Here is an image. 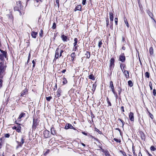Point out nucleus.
I'll use <instances>...</instances> for the list:
<instances>
[{
	"label": "nucleus",
	"mask_w": 156,
	"mask_h": 156,
	"mask_svg": "<svg viewBox=\"0 0 156 156\" xmlns=\"http://www.w3.org/2000/svg\"><path fill=\"white\" fill-rule=\"evenodd\" d=\"M64 51V50H63L62 49L60 51V54L59 55V57H61L62 56V54L63 52Z\"/></svg>",
	"instance_id": "46"
},
{
	"label": "nucleus",
	"mask_w": 156,
	"mask_h": 156,
	"mask_svg": "<svg viewBox=\"0 0 156 156\" xmlns=\"http://www.w3.org/2000/svg\"><path fill=\"white\" fill-rule=\"evenodd\" d=\"M122 127H123L124 125V124H125V122H124V121H122Z\"/></svg>",
	"instance_id": "61"
},
{
	"label": "nucleus",
	"mask_w": 156,
	"mask_h": 156,
	"mask_svg": "<svg viewBox=\"0 0 156 156\" xmlns=\"http://www.w3.org/2000/svg\"><path fill=\"white\" fill-rule=\"evenodd\" d=\"M63 83L64 84H66L67 83V81L66 79L64 78L63 79Z\"/></svg>",
	"instance_id": "38"
},
{
	"label": "nucleus",
	"mask_w": 156,
	"mask_h": 156,
	"mask_svg": "<svg viewBox=\"0 0 156 156\" xmlns=\"http://www.w3.org/2000/svg\"><path fill=\"white\" fill-rule=\"evenodd\" d=\"M124 72L125 74V76L126 77V78H128L129 77V72L127 70H125Z\"/></svg>",
	"instance_id": "23"
},
{
	"label": "nucleus",
	"mask_w": 156,
	"mask_h": 156,
	"mask_svg": "<svg viewBox=\"0 0 156 156\" xmlns=\"http://www.w3.org/2000/svg\"><path fill=\"white\" fill-rule=\"evenodd\" d=\"M21 127L20 126H18L17 127L16 129V131L20 133L21 131Z\"/></svg>",
	"instance_id": "32"
},
{
	"label": "nucleus",
	"mask_w": 156,
	"mask_h": 156,
	"mask_svg": "<svg viewBox=\"0 0 156 156\" xmlns=\"http://www.w3.org/2000/svg\"><path fill=\"white\" fill-rule=\"evenodd\" d=\"M84 57L87 58H89L90 57V52L88 51H87L86 53L85 54Z\"/></svg>",
	"instance_id": "18"
},
{
	"label": "nucleus",
	"mask_w": 156,
	"mask_h": 156,
	"mask_svg": "<svg viewBox=\"0 0 156 156\" xmlns=\"http://www.w3.org/2000/svg\"><path fill=\"white\" fill-rule=\"evenodd\" d=\"M36 59H35V60H34L32 61V63L33 64V67H32V68H33L32 69L33 70L34 69V68L35 67V64H36Z\"/></svg>",
	"instance_id": "25"
},
{
	"label": "nucleus",
	"mask_w": 156,
	"mask_h": 156,
	"mask_svg": "<svg viewBox=\"0 0 156 156\" xmlns=\"http://www.w3.org/2000/svg\"><path fill=\"white\" fill-rule=\"evenodd\" d=\"M0 51H1V53L0 54V59H1L2 61L5 58H7V52L5 51H4L1 49H0Z\"/></svg>",
	"instance_id": "4"
},
{
	"label": "nucleus",
	"mask_w": 156,
	"mask_h": 156,
	"mask_svg": "<svg viewBox=\"0 0 156 156\" xmlns=\"http://www.w3.org/2000/svg\"><path fill=\"white\" fill-rule=\"evenodd\" d=\"M18 5L19 6L20 5V8H19V7H17V6H16L14 8V10L15 11H18L19 12L20 14L21 15L22 14V13H21L20 10L23 9V6L21 5V2L20 1H18V2H17V6H18Z\"/></svg>",
	"instance_id": "3"
},
{
	"label": "nucleus",
	"mask_w": 156,
	"mask_h": 156,
	"mask_svg": "<svg viewBox=\"0 0 156 156\" xmlns=\"http://www.w3.org/2000/svg\"><path fill=\"white\" fill-rule=\"evenodd\" d=\"M2 80L0 79V88L2 87Z\"/></svg>",
	"instance_id": "49"
},
{
	"label": "nucleus",
	"mask_w": 156,
	"mask_h": 156,
	"mask_svg": "<svg viewBox=\"0 0 156 156\" xmlns=\"http://www.w3.org/2000/svg\"><path fill=\"white\" fill-rule=\"evenodd\" d=\"M121 109L122 110V111L123 112H124V107L123 106H122L121 107Z\"/></svg>",
	"instance_id": "57"
},
{
	"label": "nucleus",
	"mask_w": 156,
	"mask_h": 156,
	"mask_svg": "<svg viewBox=\"0 0 156 156\" xmlns=\"http://www.w3.org/2000/svg\"><path fill=\"white\" fill-rule=\"evenodd\" d=\"M122 154L124 156H127L126 155V153L125 152H122Z\"/></svg>",
	"instance_id": "55"
},
{
	"label": "nucleus",
	"mask_w": 156,
	"mask_h": 156,
	"mask_svg": "<svg viewBox=\"0 0 156 156\" xmlns=\"http://www.w3.org/2000/svg\"><path fill=\"white\" fill-rule=\"evenodd\" d=\"M81 6L80 5H78L75 8L74 10L75 11H81Z\"/></svg>",
	"instance_id": "13"
},
{
	"label": "nucleus",
	"mask_w": 156,
	"mask_h": 156,
	"mask_svg": "<svg viewBox=\"0 0 156 156\" xmlns=\"http://www.w3.org/2000/svg\"><path fill=\"white\" fill-rule=\"evenodd\" d=\"M120 67H121V69L122 70V67H123V66H124V65H123V64H120ZM122 71H123V70H122Z\"/></svg>",
	"instance_id": "60"
},
{
	"label": "nucleus",
	"mask_w": 156,
	"mask_h": 156,
	"mask_svg": "<svg viewBox=\"0 0 156 156\" xmlns=\"http://www.w3.org/2000/svg\"><path fill=\"white\" fill-rule=\"evenodd\" d=\"M78 45H75L74 46L73 51H77L78 50Z\"/></svg>",
	"instance_id": "26"
},
{
	"label": "nucleus",
	"mask_w": 156,
	"mask_h": 156,
	"mask_svg": "<svg viewBox=\"0 0 156 156\" xmlns=\"http://www.w3.org/2000/svg\"><path fill=\"white\" fill-rule=\"evenodd\" d=\"M44 134L45 137L47 138L49 137V132L48 130L44 131Z\"/></svg>",
	"instance_id": "12"
},
{
	"label": "nucleus",
	"mask_w": 156,
	"mask_h": 156,
	"mask_svg": "<svg viewBox=\"0 0 156 156\" xmlns=\"http://www.w3.org/2000/svg\"><path fill=\"white\" fill-rule=\"evenodd\" d=\"M115 24L116 25H117V22H118V18H115Z\"/></svg>",
	"instance_id": "50"
},
{
	"label": "nucleus",
	"mask_w": 156,
	"mask_h": 156,
	"mask_svg": "<svg viewBox=\"0 0 156 156\" xmlns=\"http://www.w3.org/2000/svg\"><path fill=\"white\" fill-rule=\"evenodd\" d=\"M77 41H78V39L77 38H75L74 39V42L73 43V46L75 45H77Z\"/></svg>",
	"instance_id": "28"
},
{
	"label": "nucleus",
	"mask_w": 156,
	"mask_h": 156,
	"mask_svg": "<svg viewBox=\"0 0 156 156\" xmlns=\"http://www.w3.org/2000/svg\"><path fill=\"white\" fill-rule=\"evenodd\" d=\"M129 118L130 120L133 121L134 120L133 114L132 112H130L129 114Z\"/></svg>",
	"instance_id": "11"
},
{
	"label": "nucleus",
	"mask_w": 156,
	"mask_h": 156,
	"mask_svg": "<svg viewBox=\"0 0 156 156\" xmlns=\"http://www.w3.org/2000/svg\"><path fill=\"white\" fill-rule=\"evenodd\" d=\"M65 128L66 129H75L72 126V125L69 123H66Z\"/></svg>",
	"instance_id": "9"
},
{
	"label": "nucleus",
	"mask_w": 156,
	"mask_h": 156,
	"mask_svg": "<svg viewBox=\"0 0 156 156\" xmlns=\"http://www.w3.org/2000/svg\"><path fill=\"white\" fill-rule=\"evenodd\" d=\"M37 34V33L34 31H32L31 33V35L32 37L34 38L36 37V35Z\"/></svg>",
	"instance_id": "14"
},
{
	"label": "nucleus",
	"mask_w": 156,
	"mask_h": 156,
	"mask_svg": "<svg viewBox=\"0 0 156 156\" xmlns=\"http://www.w3.org/2000/svg\"><path fill=\"white\" fill-rule=\"evenodd\" d=\"M115 60L114 58H112L110 60V68L111 70L114 66Z\"/></svg>",
	"instance_id": "6"
},
{
	"label": "nucleus",
	"mask_w": 156,
	"mask_h": 156,
	"mask_svg": "<svg viewBox=\"0 0 156 156\" xmlns=\"http://www.w3.org/2000/svg\"><path fill=\"white\" fill-rule=\"evenodd\" d=\"M109 87L111 88V90H113L115 89L114 87L113 86V82L112 81H111L110 82Z\"/></svg>",
	"instance_id": "16"
},
{
	"label": "nucleus",
	"mask_w": 156,
	"mask_h": 156,
	"mask_svg": "<svg viewBox=\"0 0 156 156\" xmlns=\"http://www.w3.org/2000/svg\"><path fill=\"white\" fill-rule=\"evenodd\" d=\"M25 140V136L23 135L20 137V141H16V142L17 143L18 145L16 147V149H18L20 147H22V145L24 143Z\"/></svg>",
	"instance_id": "2"
},
{
	"label": "nucleus",
	"mask_w": 156,
	"mask_h": 156,
	"mask_svg": "<svg viewBox=\"0 0 156 156\" xmlns=\"http://www.w3.org/2000/svg\"><path fill=\"white\" fill-rule=\"evenodd\" d=\"M61 37L62 38V40L64 41H67V40L68 39L67 36L64 34L62 35Z\"/></svg>",
	"instance_id": "15"
},
{
	"label": "nucleus",
	"mask_w": 156,
	"mask_h": 156,
	"mask_svg": "<svg viewBox=\"0 0 156 156\" xmlns=\"http://www.w3.org/2000/svg\"><path fill=\"white\" fill-rule=\"evenodd\" d=\"M90 137L91 138V140H95L96 141H98V139L95 138L93 136L91 135H90Z\"/></svg>",
	"instance_id": "29"
},
{
	"label": "nucleus",
	"mask_w": 156,
	"mask_h": 156,
	"mask_svg": "<svg viewBox=\"0 0 156 156\" xmlns=\"http://www.w3.org/2000/svg\"><path fill=\"white\" fill-rule=\"evenodd\" d=\"M145 76L146 77L149 78L150 77V73L149 72H147L145 73Z\"/></svg>",
	"instance_id": "31"
},
{
	"label": "nucleus",
	"mask_w": 156,
	"mask_h": 156,
	"mask_svg": "<svg viewBox=\"0 0 156 156\" xmlns=\"http://www.w3.org/2000/svg\"><path fill=\"white\" fill-rule=\"evenodd\" d=\"M66 71V69H64L62 71V72L63 73H65Z\"/></svg>",
	"instance_id": "63"
},
{
	"label": "nucleus",
	"mask_w": 156,
	"mask_h": 156,
	"mask_svg": "<svg viewBox=\"0 0 156 156\" xmlns=\"http://www.w3.org/2000/svg\"><path fill=\"white\" fill-rule=\"evenodd\" d=\"M71 56L72 58L74 59V58L75 57V52H73L71 55Z\"/></svg>",
	"instance_id": "35"
},
{
	"label": "nucleus",
	"mask_w": 156,
	"mask_h": 156,
	"mask_svg": "<svg viewBox=\"0 0 156 156\" xmlns=\"http://www.w3.org/2000/svg\"><path fill=\"white\" fill-rule=\"evenodd\" d=\"M51 97H46V99L48 101H50L51 99L52 98Z\"/></svg>",
	"instance_id": "42"
},
{
	"label": "nucleus",
	"mask_w": 156,
	"mask_h": 156,
	"mask_svg": "<svg viewBox=\"0 0 156 156\" xmlns=\"http://www.w3.org/2000/svg\"><path fill=\"white\" fill-rule=\"evenodd\" d=\"M107 103L108 104L109 106H111L112 104H111V103L109 101H107Z\"/></svg>",
	"instance_id": "54"
},
{
	"label": "nucleus",
	"mask_w": 156,
	"mask_h": 156,
	"mask_svg": "<svg viewBox=\"0 0 156 156\" xmlns=\"http://www.w3.org/2000/svg\"><path fill=\"white\" fill-rule=\"evenodd\" d=\"M153 94L154 95V96H155L156 95V90L155 89H154L153 90Z\"/></svg>",
	"instance_id": "51"
},
{
	"label": "nucleus",
	"mask_w": 156,
	"mask_h": 156,
	"mask_svg": "<svg viewBox=\"0 0 156 156\" xmlns=\"http://www.w3.org/2000/svg\"><path fill=\"white\" fill-rule=\"evenodd\" d=\"M103 152L105 156H111L109 152L107 150H104Z\"/></svg>",
	"instance_id": "17"
},
{
	"label": "nucleus",
	"mask_w": 156,
	"mask_h": 156,
	"mask_svg": "<svg viewBox=\"0 0 156 156\" xmlns=\"http://www.w3.org/2000/svg\"><path fill=\"white\" fill-rule=\"evenodd\" d=\"M112 90V92H113V94H114V95L116 94V93L115 91V89H114L113 90Z\"/></svg>",
	"instance_id": "53"
},
{
	"label": "nucleus",
	"mask_w": 156,
	"mask_h": 156,
	"mask_svg": "<svg viewBox=\"0 0 156 156\" xmlns=\"http://www.w3.org/2000/svg\"><path fill=\"white\" fill-rule=\"evenodd\" d=\"M25 113H22L20 115L19 117H18V119L19 120V121H20L21 120V119L25 115Z\"/></svg>",
	"instance_id": "19"
},
{
	"label": "nucleus",
	"mask_w": 156,
	"mask_h": 156,
	"mask_svg": "<svg viewBox=\"0 0 156 156\" xmlns=\"http://www.w3.org/2000/svg\"><path fill=\"white\" fill-rule=\"evenodd\" d=\"M39 121L37 119H33V125L32 127L33 128L35 129L37 126L38 125Z\"/></svg>",
	"instance_id": "5"
},
{
	"label": "nucleus",
	"mask_w": 156,
	"mask_h": 156,
	"mask_svg": "<svg viewBox=\"0 0 156 156\" xmlns=\"http://www.w3.org/2000/svg\"><path fill=\"white\" fill-rule=\"evenodd\" d=\"M114 140L116 142H120L121 141L120 140H118V139H116V138H114Z\"/></svg>",
	"instance_id": "47"
},
{
	"label": "nucleus",
	"mask_w": 156,
	"mask_h": 156,
	"mask_svg": "<svg viewBox=\"0 0 156 156\" xmlns=\"http://www.w3.org/2000/svg\"><path fill=\"white\" fill-rule=\"evenodd\" d=\"M5 136L6 138H9L10 136V134L9 133L5 134Z\"/></svg>",
	"instance_id": "44"
},
{
	"label": "nucleus",
	"mask_w": 156,
	"mask_h": 156,
	"mask_svg": "<svg viewBox=\"0 0 156 156\" xmlns=\"http://www.w3.org/2000/svg\"><path fill=\"white\" fill-rule=\"evenodd\" d=\"M61 90L60 89H58V91L57 92V95L58 96V97H59L60 96V93H61Z\"/></svg>",
	"instance_id": "33"
},
{
	"label": "nucleus",
	"mask_w": 156,
	"mask_h": 156,
	"mask_svg": "<svg viewBox=\"0 0 156 156\" xmlns=\"http://www.w3.org/2000/svg\"><path fill=\"white\" fill-rule=\"evenodd\" d=\"M126 59L125 57L124 54L120 55L119 56V60L122 62H125Z\"/></svg>",
	"instance_id": "8"
},
{
	"label": "nucleus",
	"mask_w": 156,
	"mask_h": 156,
	"mask_svg": "<svg viewBox=\"0 0 156 156\" xmlns=\"http://www.w3.org/2000/svg\"><path fill=\"white\" fill-rule=\"evenodd\" d=\"M60 50L58 48H57L55 51V58L54 59V60H56L59 57V53Z\"/></svg>",
	"instance_id": "7"
},
{
	"label": "nucleus",
	"mask_w": 156,
	"mask_h": 156,
	"mask_svg": "<svg viewBox=\"0 0 156 156\" xmlns=\"http://www.w3.org/2000/svg\"><path fill=\"white\" fill-rule=\"evenodd\" d=\"M6 66L4 65V62H0V78H2L5 73Z\"/></svg>",
	"instance_id": "1"
},
{
	"label": "nucleus",
	"mask_w": 156,
	"mask_h": 156,
	"mask_svg": "<svg viewBox=\"0 0 156 156\" xmlns=\"http://www.w3.org/2000/svg\"><path fill=\"white\" fill-rule=\"evenodd\" d=\"M89 78L92 80H95L94 76L92 74H91L89 75Z\"/></svg>",
	"instance_id": "24"
},
{
	"label": "nucleus",
	"mask_w": 156,
	"mask_h": 156,
	"mask_svg": "<svg viewBox=\"0 0 156 156\" xmlns=\"http://www.w3.org/2000/svg\"><path fill=\"white\" fill-rule=\"evenodd\" d=\"M27 89L25 88L20 93V96L25 97L27 93Z\"/></svg>",
	"instance_id": "10"
},
{
	"label": "nucleus",
	"mask_w": 156,
	"mask_h": 156,
	"mask_svg": "<svg viewBox=\"0 0 156 156\" xmlns=\"http://www.w3.org/2000/svg\"><path fill=\"white\" fill-rule=\"evenodd\" d=\"M125 23H126V26H127V27H129V24H128V22L127 21L126 22V21L125 20Z\"/></svg>",
	"instance_id": "56"
},
{
	"label": "nucleus",
	"mask_w": 156,
	"mask_h": 156,
	"mask_svg": "<svg viewBox=\"0 0 156 156\" xmlns=\"http://www.w3.org/2000/svg\"><path fill=\"white\" fill-rule=\"evenodd\" d=\"M109 16H110V21L112 22L113 20V14L112 12H110L109 13Z\"/></svg>",
	"instance_id": "20"
},
{
	"label": "nucleus",
	"mask_w": 156,
	"mask_h": 156,
	"mask_svg": "<svg viewBox=\"0 0 156 156\" xmlns=\"http://www.w3.org/2000/svg\"><path fill=\"white\" fill-rule=\"evenodd\" d=\"M96 87V84H93V88H94V90L95 89V88Z\"/></svg>",
	"instance_id": "58"
},
{
	"label": "nucleus",
	"mask_w": 156,
	"mask_h": 156,
	"mask_svg": "<svg viewBox=\"0 0 156 156\" xmlns=\"http://www.w3.org/2000/svg\"><path fill=\"white\" fill-rule=\"evenodd\" d=\"M149 85L150 88V90H152V83L151 82H149Z\"/></svg>",
	"instance_id": "37"
},
{
	"label": "nucleus",
	"mask_w": 156,
	"mask_h": 156,
	"mask_svg": "<svg viewBox=\"0 0 156 156\" xmlns=\"http://www.w3.org/2000/svg\"><path fill=\"white\" fill-rule=\"evenodd\" d=\"M149 113V115H150V117H151V118L152 119H153V115H152V114L151 113H150V112H148Z\"/></svg>",
	"instance_id": "48"
},
{
	"label": "nucleus",
	"mask_w": 156,
	"mask_h": 156,
	"mask_svg": "<svg viewBox=\"0 0 156 156\" xmlns=\"http://www.w3.org/2000/svg\"><path fill=\"white\" fill-rule=\"evenodd\" d=\"M115 96V97L116 99H117L118 98V96L117 94H114Z\"/></svg>",
	"instance_id": "62"
},
{
	"label": "nucleus",
	"mask_w": 156,
	"mask_h": 156,
	"mask_svg": "<svg viewBox=\"0 0 156 156\" xmlns=\"http://www.w3.org/2000/svg\"><path fill=\"white\" fill-rule=\"evenodd\" d=\"M128 84L130 87H132L133 86V84L131 80H129L128 81Z\"/></svg>",
	"instance_id": "30"
},
{
	"label": "nucleus",
	"mask_w": 156,
	"mask_h": 156,
	"mask_svg": "<svg viewBox=\"0 0 156 156\" xmlns=\"http://www.w3.org/2000/svg\"><path fill=\"white\" fill-rule=\"evenodd\" d=\"M56 2L57 4H58V5L59 0H56Z\"/></svg>",
	"instance_id": "64"
},
{
	"label": "nucleus",
	"mask_w": 156,
	"mask_h": 156,
	"mask_svg": "<svg viewBox=\"0 0 156 156\" xmlns=\"http://www.w3.org/2000/svg\"><path fill=\"white\" fill-rule=\"evenodd\" d=\"M150 150L151 151H155L156 150V148L153 146H151L150 147Z\"/></svg>",
	"instance_id": "34"
},
{
	"label": "nucleus",
	"mask_w": 156,
	"mask_h": 156,
	"mask_svg": "<svg viewBox=\"0 0 156 156\" xmlns=\"http://www.w3.org/2000/svg\"><path fill=\"white\" fill-rule=\"evenodd\" d=\"M43 34V31L41 30L39 33V36L41 37H42V34Z\"/></svg>",
	"instance_id": "36"
},
{
	"label": "nucleus",
	"mask_w": 156,
	"mask_h": 156,
	"mask_svg": "<svg viewBox=\"0 0 156 156\" xmlns=\"http://www.w3.org/2000/svg\"><path fill=\"white\" fill-rule=\"evenodd\" d=\"M118 89L119 94V95H120L121 92L122 91V88L120 87H118Z\"/></svg>",
	"instance_id": "41"
},
{
	"label": "nucleus",
	"mask_w": 156,
	"mask_h": 156,
	"mask_svg": "<svg viewBox=\"0 0 156 156\" xmlns=\"http://www.w3.org/2000/svg\"><path fill=\"white\" fill-rule=\"evenodd\" d=\"M86 3V0H83L82 3L83 5H85Z\"/></svg>",
	"instance_id": "52"
},
{
	"label": "nucleus",
	"mask_w": 156,
	"mask_h": 156,
	"mask_svg": "<svg viewBox=\"0 0 156 156\" xmlns=\"http://www.w3.org/2000/svg\"><path fill=\"white\" fill-rule=\"evenodd\" d=\"M150 54L151 55H152L153 54V49L152 47H150L149 50Z\"/></svg>",
	"instance_id": "21"
},
{
	"label": "nucleus",
	"mask_w": 156,
	"mask_h": 156,
	"mask_svg": "<svg viewBox=\"0 0 156 156\" xmlns=\"http://www.w3.org/2000/svg\"><path fill=\"white\" fill-rule=\"evenodd\" d=\"M102 44V43L101 41L99 42L98 44V46L99 47V48L101 47V45Z\"/></svg>",
	"instance_id": "43"
},
{
	"label": "nucleus",
	"mask_w": 156,
	"mask_h": 156,
	"mask_svg": "<svg viewBox=\"0 0 156 156\" xmlns=\"http://www.w3.org/2000/svg\"><path fill=\"white\" fill-rule=\"evenodd\" d=\"M82 133L84 135L87 136V133L85 132H82Z\"/></svg>",
	"instance_id": "59"
},
{
	"label": "nucleus",
	"mask_w": 156,
	"mask_h": 156,
	"mask_svg": "<svg viewBox=\"0 0 156 156\" xmlns=\"http://www.w3.org/2000/svg\"><path fill=\"white\" fill-rule=\"evenodd\" d=\"M106 26L107 27L109 25V19L107 18L106 19Z\"/></svg>",
	"instance_id": "39"
},
{
	"label": "nucleus",
	"mask_w": 156,
	"mask_h": 156,
	"mask_svg": "<svg viewBox=\"0 0 156 156\" xmlns=\"http://www.w3.org/2000/svg\"><path fill=\"white\" fill-rule=\"evenodd\" d=\"M8 18L10 19L11 21H13V18L12 17V16L11 14L8 15Z\"/></svg>",
	"instance_id": "27"
},
{
	"label": "nucleus",
	"mask_w": 156,
	"mask_h": 156,
	"mask_svg": "<svg viewBox=\"0 0 156 156\" xmlns=\"http://www.w3.org/2000/svg\"><path fill=\"white\" fill-rule=\"evenodd\" d=\"M51 133L53 135H55V130L54 128H51Z\"/></svg>",
	"instance_id": "22"
},
{
	"label": "nucleus",
	"mask_w": 156,
	"mask_h": 156,
	"mask_svg": "<svg viewBox=\"0 0 156 156\" xmlns=\"http://www.w3.org/2000/svg\"><path fill=\"white\" fill-rule=\"evenodd\" d=\"M30 56H31L30 54L29 53V54L28 58V60L27 61V63H26V64H25L26 65V64H27L29 62L30 59Z\"/></svg>",
	"instance_id": "40"
},
{
	"label": "nucleus",
	"mask_w": 156,
	"mask_h": 156,
	"mask_svg": "<svg viewBox=\"0 0 156 156\" xmlns=\"http://www.w3.org/2000/svg\"><path fill=\"white\" fill-rule=\"evenodd\" d=\"M56 27V24H55V23H53L52 27V28L53 29H55V28Z\"/></svg>",
	"instance_id": "45"
}]
</instances>
